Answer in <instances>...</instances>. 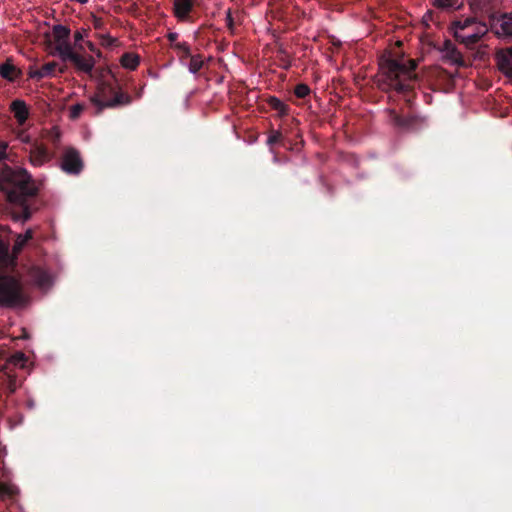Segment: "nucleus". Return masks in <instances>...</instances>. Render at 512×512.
Masks as SVG:
<instances>
[{
    "label": "nucleus",
    "instance_id": "f257e3e1",
    "mask_svg": "<svg viewBox=\"0 0 512 512\" xmlns=\"http://www.w3.org/2000/svg\"><path fill=\"white\" fill-rule=\"evenodd\" d=\"M0 190L7 195L11 203L19 205L13 213L16 220L27 221L31 218L32 210L26 202L28 198L37 195L38 187L26 169L3 167L0 173Z\"/></svg>",
    "mask_w": 512,
    "mask_h": 512
},
{
    "label": "nucleus",
    "instance_id": "f03ea898",
    "mask_svg": "<svg viewBox=\"0 0 512 512\" xmlns=\"http://www.w3.org/2000/svg\"><path fill=\"white\" fill-rule=\"evenodd\" d=\"M377 86L384 92L403 94L409 101V94L414 89L418 79L416 74L417 62L397 60L391 57H382L379 62Z\"/></svg>",
    "mask_w": 512,
    "mask_h": 512
},
{
    "label": "nucleus",
    "instance_id": "7ed1b4c3",
    "mask_svg": "<svg viewBox=\"0 0 512 512\" xmlns=\"http://www.w3.org/2000/svg\"><path fill=\"white\" fill-rule=\"evenodd\" d=\"M52 33L54 44L51 54L58 55L63 62L72 63L78 71L91 75L95 66V60L91 55H82L74 51L69 41L70 29L58 24L53 27Z\"/></svg>",
    "mask_w": 512,
    "mask_h": 512
},
{
    "label": "nucleus",
    "instance_id": "20e7f679",
    "mask_svg": "<svg viewBox=\"0 0 512 512\" xmlns=\"http://www.w3.org/2000/svg\"><path fill=\"white\" fill-rule=\"evenodd\" d=\"M132 98L129 94L120 91L108 81H101L96 93L90 97V103L95 107L93 115H100L106 108H116L129 105Z\"/></svg>",
    "mask_w": 512,
    "mask_h": 512
},
{
    "label": "nucleus",
    "instance_id": "39448f33",
    "mask_svg": "<svg viewBox=\"0 0 512 512\" xmlns=\"http://www.w3.org/2000/svg\"><path fill=\"white\" fill-rule=\"evenodd\" d=\"M451 31L456 41L472 48L487 32V27L473 17H462L451 23Z\"/></svg>",
    "mask_w": 512,
    "mask_h": 512
},
{
    "label": "nucleus",
    "instance_id": "423d86ee",
    "mask_svg": "<svg viewBox=\"0 0 512 512\" xmlns=\"http://www.w3.org/2000/svg\"><path fill=\"white\" fill-rule=\"evenodd\" d=\"M27 302L23 284L19 278L0 273V307L16 308Z\"/></svg>",
    "mask_w": 512,
    "mask_h": 512
},
{
    "label": "nucleus",
    "instance_id": "0eeeda50",
    "mask_svg": "<svg viewBox=\"0 0 512 512\" xmlns=\"http://www.w3.org/2000/svg\"><path fill=\"white\" fill-rule=\"evenodd\" d=\"M389 121L400 131L410 132L420 129L423 125V119L416 115L402 116L395 110L389 111Z\"/></svg>",
    "mask_w": 512,
    "mask_h": 512
},
{
    "label": "nucleus",
    "instance_id": "6e6552de",
    "mask_svg": "<svg viewBox=\"0 0 512 512\" xmlns=\"http://www.w3.org/2000/svg\"><path fill=\"white\" fill-rule=\"evenodd\" d=\"M10 229L0 228V269H7L15 265V256L10 253V240L8 235Z\"/></svg>",
    "mask_w": 512,
    "mask_h": 512
},
{
    "label": "nucleus",
    "instance_id": "1a4fd4ad",
    "mask_svg": "<svg viewBox=\"0 0 512 512\" xmlns=\"http://www.w3.org/2000/svg\"><path fill=\"white\" fill-rule=\"evenodd\" d=\"M61 168L64 172L72 175H78L83 169V162L79 152L74 148H69L65 151Z\"/></svg>",
    "mask_w": 512,
    "mask_h": 512
},
{
    "label": "nucleus",
    "instance_id": "9d476101",
    "mask_svg": "<svg viewBox=\"0 0 512 512\" xmlns=\"http://www.w3.org/2000/svg\"><path fill=\"white\" fill-rule=\"evenodd\" d=\"M22 381L18 376L8 367L0 373V391L7 396L13 394L20 386Z\"/></svg>",
    "mask_w": 512,
    "mask_h": 512
},
{
    "label": "nucleus",
    "instance_id": "9b49d317",
    "mask_svg": "<svg viewBox=\"0 0 512 512\" xmlns=\"http://www.w3.org/2000/svg\"><path fill=\"white\" fill-rule=\"evenodd\" d=\"M52 159V154L43 144H34L29 153L30 163L35 167H40Z\"/></svg>",
    "mask_w": 512,
    "mask_h": 512
},
{
    "label": "nucleus",
    "instance_id": "f8f14e48",
    "mask_svg": "<svg viewBox=\"0 0 512 512\" xmlns=\"http://www.w3.org/2000/svg\"><path fill=\"white\" fill-rule=\"evenodd\" d=\"M196 0H174L173 13L179 21H188Z\"/></svg>",
    "mask_w": 512,
    "mask_h": 512
},
{
    "label": "nucleus",
    "instance_id": "ddd939ff",
    "mask_svg": "<svg viewBox=\"0 0 512 512\" xmlns=\"http://www.w3.org/2000/svg\"><path fill=\"white\" fill-rule=\"evenodd\" d=\"M496 33L505 37H512V11L501 14L493 23Z\"/></svg>",
    "mask_w": 512,
    "mask_h": 512
},
{
    "label": "nucleus",
    "instance_id": "4468645a",
    "mask_svg": "<svg viewBox=\"0 0 512 512\" xmlns=\"http://www.w3.org/2000/svg\"><path fill=\"white\" fill-rule=\"evenodd\" d=\"M10 110L19 125L25 124L29 116V109L25 101L16 99L11 102Z\"/></svg>",
    "mask_w": 512,
    "mask_h": 512
},
{
    "label": "nucleus",
    "instance_id": "2eb2a0df",
    "mask_svg": "<svg viewBox=\"0 0 512 512\" xmlns=\"http://www.w3.org/2000/svg\"><path fill=\"white\" fill-rule=\"evenodd\" d=\"M57 68V62H48L42 65L39 69H31L29 71V77L36 80H41L46 77H52L55 75Z\"/></svg>",
    "mask_w": 512,
    "mask_h": 512
},
{
    "label": "nucleus",
    "instance_id": "dca6fc26",
    "mask_svg": "<svg viewBox=\"0 0 512 512\" xmlns=\"http://www.w3.org/2000/svg\"><path fill=\"white\" fill-rule=\"evenodd\" d=\"M443 51L445 52V56L450 59L454 64L459 66H463L465 64L464 58L460 51L455 47V45L450 41L446 40L444 42Z\"/></svg>",
    "mask_w": 512,
    "mask_h": 512
},
{
    "label": "nucleus",
    "instance_id": "f3484780",
    "mask_svg": "<svg viewBox=\"0 0 512 512\" xmlns=\"http://www.w3.org/2000/svg\"><path fill=\"white\" fill-rule=\"evenodd\" d=\"M0 75L3 79L13 82L21 75V71L8 59L0 65Z\"/></svg>",
    "mask_w": 512,
    "mask_h": 512
},
{
    "label": "nucleus",
    "instance_id": "a211bd4d",
    "mask_svg": "<svg viewBox=\"0 0 512 512\" xmlns=\"http://www.w3.org/2000/svg\"><path fill=\"white\" fill-rule=\"evenodd\" d=\"M464 0H430L432 6L443 12H450L459 9Z\"/></svg>",
    "mask_w": 512,
    "mask_h": 512
},
{
    "label": "nucleus",
    "instance_id": "6ab92c4d",
    "mask_svg": "<svg viewBox=\"0 0 512 512\" xmlns=\"http://www.w3.org/2000/svg\"><path fill=\"white\" fill-rule=\"evenodd\" d=\"M31 279L39 286L45 287L50 284L49 274L40 267H33L30 269Z\"/></svg>",
    "mask_w": 512,
    "mask_h": 512
},
{
    "label": "nucleus",
    "instance_id": "aec40b11",
    "mask_svg": "<svg viewBox=\"0 0 512 512\" xmlns=\"http://www.w3.org/2000/svg\"><path fill=\"white\" fill-rule=\"evenodd\" d=\"M267 105L278 113L279 117H284L289 113V106L276 96H269L266 99Z\"/></svg>",
    "mask_w": 512,
    "mask_h": 512
},
{
    "label": "nucleus",
    "instance_id": "412c9836",
    "mask_svg": "<svg viewBox=\"0 0 512 512\" xmlns=\"http://www.w3.org/2000/svg\"><path fill=\"white\" fill-rule=\"evenodd\" d=\"M498 69L508 76L509 78H512V60L509 55L501 54L498 55Z\"/></svg>",
    "mask_w": 512,
    "mask_h": 512
},
{
    "label": "nucleus",
    "instance_id": "4be33fe9",
    "mask_svg": "<svg viewBox=\"0 0 512 512\" xmlns=\"http://www.w3.org/2000/svg\"><path fill=\"white\" fill-rule=\"evenodd\" d=\"M120 62L124 68L135 70L140 63V58L134 53H124L121 56Z\"/></svg>",
    "mask_w": 512,
    "mask_h": 512
},
{
    "label": "nucleus",
    "instance_id": "5701e85b",
    "mask_svg": "<svg viewBox=\"0 0 512 512\" xmlns=\"http://www.w3.org/2000/svg\"><path fill=\"white\" fill-rule=\"evenodd\" d=\"M173 49L176 51L180 62L185 64V60L191 55L190 45L187 42L175 43Z\"/></svg>",
    "mask_w": 512,
    "mask_h": 512
},
{
    "label": "nucleus",
    "instance_id": "b1692460",
    "mask_svg": "<svg viewBox=\"0 0 512 512\" xmlns=\"http://www.w3.org/2000/svg\"><path fill=\"white\" fill-rule=\"evenodd\" d=\"M188 59H189V63L187 64V66H188L189 71L193 74L198 73L204 65L202 56L200 54H197V55L191 54Z\"/></svg>",
    "mask_w": 512,
    "mask_h": 512
},
{
    "label": "nucleus",
    "instance_id": "393cba45",
    "mask_svg": "<svg viewBox=\"0 0 512 512\" xmlns=\"http://www.w3.org/2000/svg\"><path fill=\"white\" fill-rule=\"evenodd\" d=\"M26 361H27V358L24 353L15 352L8 358L6 367L9 368L10 365H13V366H17L20 368H24Z\"/></svg>",
    "mask_w": 512,
    "mask_h": 512
},
{
    "label": "nucleus",
    "instance_id": "a878e982",
    "mask_svg": "<svg viewBox=\"0 0 512 512\" xmlns=\"http://www.w3.org/2000/svg\"><path fill=\"white\" fill-rule=\"evenodd\" d=\"M311 90L307 84L299 83L294 88V94L296 97L303 99L310 94Z\"/></svg>",
    "mask_w": 512,
    "mask_h": 512
},
{
    "label": "nucleus",
    "instance_id": "bb28decb",
    "mask_svg": "<svg viewBox=\"0 0 512 512\" xmlns=\"http://www.w3.org/2000/svg\"><path fill=\"white\" fill-rule=\"evenodd\" d=\"M87 109V105L84 103H77L70 107V118L75 120L80 117L83 111Z\"/></svg>",
    "mask_w": 512,
    "mask_h": 512
},
{
    "label": "nucleus",
    "instance_id": "cd10ccee",
    "mask_svg": "<svg viewBox=\"0 0 512 512\" xmlns=\"http://www.w3.org/2000/svg\"><path fill=\"white\" fill-rule=\"evenodd\" d=\"M26 243H27V241L22 237V234H18L16 239H15V243H14V246H13V251H12L11 254L13 256H15V258H16L17 254L22 251V249L24 248Z\"/></svg>",
    "mask_w": 512,
    "mask_h": 512
},
{
    "label": "nucleus",
    "instance_id": "c85d7f7f",
    "mask_svg": "<svg viewBox=\"0 0 512 512\" xmlns=\"http://www.w3.org/2000/svg\"><path fill=\"white\" fill-rule=\"evenodd\" d=\"M282 138H283V136L280 131L273 130V131H271V133L267 139V144L270 146H273V145L279 143L282 140Z\"/></svg>",
    "mask_w": 512,
    "mask_h": 512
},
{
    "label": "nucleus",
    "instance_id": "c756f323",
    "mask_svg": "<svg viewBox=\"0 0 512 512\" xmlns=\"http://www.w3.org/2000/svg\"><path fill=\"white\" fill-rule=\"evenodd\" d=\"M8 159V143L0 140V160L4 161Z\"/></svg>",
    "mask_w": 512,
    "mask_h": 512
},
{
    "label": "nucleus",
    "instance_id": "7c9ffc66",
    "mask_svg": "<svg viewBox=\"0 0 512 512\" xmlns=\"http://www.w3.org/2000/svg\"><path fill=\"white\" fill-rule=\"evenodd\" d=\"M11 493V488L7 484L0 482V497L11 495Z\"/></svg>",
    "mask_w": 512,
    "mask_h": 512
},
{
    "label": "nucleus",
    "instance_id": "2f4dec72",
    "mask_svg": "<svg viewBox=\"0 0 512 512\" xmlns=\"http://www.w3.org/2000/svg\"><path fill=\"white\" fill-rule=\"evenodd\" d=\"M226 24H227V27H228L229 30H233L234 20H233V17H232L231 9H228L226 11Z\"/></svg>",
    "mask_w": 512,
    "mask_h": 512
},
{
    "label": "nucleus",
    "instance_id": "473e14b6",
    "mask_svg": "<svg viewBox=\"0 0 512 512\" xmlns=\"http://www.w3.org/2000/svg\"><path fill=\"white\" fill-rule=\"evenodd\" d=\"M83 40V34L81 31H76L74 33V42H75V46L78 47L80 50L83 49L82 45H80L79 43Z\"/></svg>",
    "mask_w": 512,
    "mask_h": 512
},
{
    "label": "nucleus",
    "instance_id": "72a5a7b5",
    "mask_svg": "<svg viewBox=\"0 0 512 512\" xmlns=\"http://www.w3.org/2000/svg\"><path fill=\"white\" fill-rule=\"evenodd\" d=\"M167 39L170 42L171 47L173 48V44L178 43V34L176 32H170L167 35Z\"/></svg>",
    "mask_w": 512,
    "mask_h": 512
},
{
    "label": "nucleus",
    "instance_id": "f704fd0d",
    "mask_svg": "<svg viewBox=\"0 0 512 512\" xmlns=\"http://www.w3.org/2000/svg\"><path fill=\"white\" fill-rule=\"evenodd\" d=\"M22 237L28 242L33 238V231L31 229L26 230Z\"/></svg>",
    "mask_w": 512,
    "mask_h": 512
},
{
    "label": "nucleus",
    "instance_id": "c9c22d12",
    "mask_svg": "<svg viewBox=\"0 0 512 512\" xmlns=\"http://www.w3.org/2000/svg\"><path fill=\"white\" fill-rule=\"evenodd\" d=\"M26 406H27V408H29V409H33V408L35 407V402H34V400H32V399H28V400H27V402H26Z\"/></svg>",
    "mask_w": 512,
    "mask_h": 512
},
{
    "label": "nucleus",
    "instance_id": "e433bc0d",
    "mask_svg": "<svg viewBox=\"0 0 512 512\" xmlns=\"http://www.w3.org/2000/svg\"><path fill=\"white\" fill-rule=\"evenodd\" d=\"M87 46L91 51H95V45L92 42H87Z\"/></svg>",
    "mask_w": 512,
    "mask_h": 512
},
{
    "label": "nucleus",
    "instance_id": "4c0bfd02",
    "mask_svg": "<svg viewBox=\"0 0 512 512\" xmlns=\"http://www.w3.org/2000/svg\"><path fill=\"white\" fill-rule=\"evenodd\" d=\"M58 70H59V73L63 74L66 71V67L65 66L60 67V68H58Z\"/></svg>",
    "mask_w": 512,
    "mask_h": 512
},
{
    "label": "nucleus",
    "instance_id": "58836bf2",
    "mask_svg": "<svg viewBox=\"0 0 512 512\" xmlns=\"http://www.w3.org/2000/svg\"><path fill=\"white\" fill-rule=\"evenodd\" d=\"M0 401H2V395L0 394Z\"/></svg>",
    "mask_w": 512,
    "mask_h": 512
}]
</instances>
